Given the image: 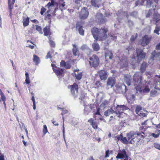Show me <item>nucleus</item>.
Instances as JSON below:
<instances>
[{"instance_id": "f257e3e1", "label": "nucleus", "mask_w": 160, "mask_h": 160, "mask_svg": "<svg viewBox=\"0 0 160 160\" xmlns=\"http://www.w3.org/2000/svg\"><path fill=\"white\" fill-rule=\"evenodd\" d=\"M143 75L140 72L135 73L133 76V83L137 91H142L141 86L142 82Z\"/></svg>"}, {"instance_id": "f03ea898", "label": "nucleus", "mask_w": 160, "mask_h": 160, "mask_svg": "<svg viewBox=\"0 0 160 160\" xmlns=\"http://www.w3.org/2000/svg\"><path fill=\"white\" fill-rule=\"evenodd\" d=\"M89 63L91 68H97L99 65L100 60L98 56L96 54H93L89 58Z\"/></svg>"}, {"instance_id": "7ed1b4c3", "label": "nucleus", "mask_w": 160, "mask_h": 160, "mask_svg": "<svg viewBox=\"0 0 160 160\" xmlns=\"http://www.w3.org/2000/svg\"><path fill=\"white\" fill-rule=\"evenodd\" d=\"M138 135L137 132L131 131L127 133V138L128 140H130L129 143L134 144L135 142H139Z\"/></svg>"}, {"instance_id": "20e7f679", "label": "nucleus", "mask_w": 160, "mask_h": 160, "mask_svg": "<svg viewBox=\"0 0 160 160\" xmlns=\"http://www.w3.org/2000/svg\"><path fill=\"white\" fill-rule=\"evenodd\" d=\"M108 31V28L106 27H103L99 30V34L101 37H99V41H103L107 38V33Z\"/></svg>"}, {"instance_id": "39448f33", "label": "nucleus", "mask_w": 160, "mask_h": 160, "mask_svg": "<svg viewBox=\"0 0 160 160\" xmlns=\"http://www.w3.org/2000/svg\"><path fill=\"white\" fill-rule=\"evenodd\" d=\"M79 13L80 19L82 20H84L87 19L89 14L88 8L85 7L82 8Z\"/></svg>"}, {"instance_id": "423d86ee", "label": "nucleus", "mask_w": 160, "mask_h": 160, "mask_svg": "<svg viewBox=\"0 0 160 160\" xmlns=\"http://www.w3.org/2000/svg\"><path fill=\"white\" fill-rule=\"evenodd\" d=\"M68 88L70 89L72 95L74 97H76L78 92V84L76 83H74L72 85H69Z\"/></svg>"}, {"instance_id": "0eeeda50", "label": "nucleus", "mask_w": 160, "mask_h": 160, "mask_svg": "<svg viewBox=\"0 0 160 160\" xmlns=\"http://www.w3.org/2000/svg\"><path fill=\"white\" fill-rule=\"evenodd\" d=\"M136 52L137 57L138 60H142L145 58L146 53L143 51L142 49L141 48H137L136 50Z\"/></svg>"}, {"instance_id": "6e6552de", "label": "nucleus", "mask_w": 160, "mask_h": 160, "mask_svg": "<svg viewBox=\"0 0 160 160\" xmlns=\"http://www.w3.org/2000/svg\"><path fill=\"white\" fill-rule=\"evenodd\" d=\"M151 37L149 36L148 35H144L142 39L141 42L142 45L144 47L148 45L151 41Z\"/></svg>"}, {"instance_id": "1a4fd4ad", "label": "nucleus", "mask_w": 160, "mask_h": 160, "mask_svg": "<svg viewBox=\"0 0 160 160\" xmlns=\"http://www.w3.org/2000/svg\"><path fill=\"white\" fill-rule=\"evenodd\" d=\"M98 73L101 80H105L108 77V74L107 70H101L98 71Z\"/></svg>"}, {"instance_id": "9d476101", "label": "nucleus", "mask_w": 160, "mask_h": 160, "mask_svg": "<svg viewBox=\"0 0 160 160\" xmlns=\"http://www.w3.org/2000/svg\"><path fill=\"white\" fill-rule=\"evenodd\" d=\"M126 106L124 105H118L116 107V110L114 112L118 115L119 117H120V115L123 113V112L126 110Z\"/></svg>"}, {"instance_id": "9b49d317", "label": "nucleus", "mask_w": 160, "mask_h": 160, "mask_svg": "<svg viewBox=\"0 0 160 160\" xmlns=\"http://www.w3.org/2000/svg\"><path fill=\"white\" fill-rule=\"evenodd\" d=\"M92 34L94 38L97 41L99 40V37H101L99 34V30L96 28H93L91 30Z\"/></svg>"}, {"instance_id": "f8f14e48", "label": "nucleus", "mask_w": 160, "mask_h": 160, "mask_svg": "<svg viewBox=\"0 0 160 160\" xmlns=\"http://www.w3.org/2000/svg\"><path fill=\"white\" fill-rule=\"evenodd\" d=\"M116 79L114 77H109L107 81V85L112 88L116 83Z\"/></svg>"}, {"instance_id": "ddd939ff", "label": "nucleus", "mask_w": 160, "mask_h": 160, "mask_svg": "<svg viewBox=\"0 0 160 160\" xmlns=\"http://www.w3.org/2000/svg\"><path fill=\"white\" fill-rule=\"evenodd\" d=\"M50 27V25H48L46 26L43 28V32H44V36H50L52 34V33L51 32Z\"/></svg>"}, {"instance_id": "4468645a", "label": "nucleus", "mask_w": 160, "mask_h": 160, "mask_svg": "<svg viewBox=\"0 0 160 160\" xmlns=\"http://www.w3.org/2000/svg\"><path fill=\"white\" fill-rule=\"evenodd\" d=\"M105 57L107 61L111 60L113 58V54L111 51L107 50L105 52Z\"/></svg>"}, {"instance_id": "2eb2a0df", "label": "nucleus", "mask_w": 160, "mask_h": 160, "mask_svg": "<svg viewBox=\"0 0 160 160\" xmlns=\"http://www.w3.org/2000/svg\"><path fill=\"white\" fill-rule=\"evenodd\" d=\"M60 65L61 67H64L66 69H69L71 67V64L68 62H66L63 60H61Z\"/></svg>"}, {"instance_id": "dca6fc26", "label": "nucleus", "mask_w": 160, "mask_h": 160, "mask_svg": "<svg viewBox=\"0 0 160 160\" xmlns=\"http://www.w3.org/2000/svg\"><path fill=\"white\" fill-rule=\"evenodd\" d=\"M15 0H12V2L11 1L8 2V8L9 10L10 16L11 17L12 13V10L13 8V5L15 3Z\"/></svg>"}, {"instance_id": "f3484780", "label": "nucleus", "mask_w": 160, "mask_h": 160, "mask_svg": "<svg viewBox=\"0 0 160 160\" xmlns=\"http://www.w3.org/2000/svg\"><path fill=\"white\" fill-rule=\"evenodd\" d=\"M88 122L90 123L91 126L94 129H97L98 128V123L95 122L92 118H91L88 120Z\"/></svg>"}, {"instance_id": "a211bd4d", "label": "nucleus", "mask_w": 160, "mask_h": 160, "mask_svg": "<svg viewBox=\"0 0 160 160\" xmlns=\"http://www.w3.org/2000/svg\"><path fill=\"white\" fill-rule=\"evenodd\" d=\"M53 70L57 76H62V75L64 74L63 69L59 68H58L57 69H55L53 68Z\"/></svg>"}, {"instance_id": "6ab92c4d", "label": "nucleus", "mask_w": 160, "mask_h": 160, "mask_svg": "<svg viewBox=\"0 0 160 160\" xmlns=\"http://www.w3.org/2000/svg\"><path fill=\"white\" fill-rule=\"evenodd\" d=\"M72 46L73 47L72 49V52L73 55L78 56L79 55L80 53L78 48L75 44H72Z\"/></svg>"}, {"instance_id": "aec40b11", "label": "nucleus", "mask_w": 160, "mask_h": 160, "mask_svg": "<svg viewBox=\"0 0 160 160\" xmlns=\"http://www.w3.org/2000/svg\"><path fill=\"white\" fill-rule=\"evenodd\" d=\"M79 70L78 69H76L74 70L76 78L78 80H80L82 76V72H79Z\"/></svg>"}, {"instance_id": "412c9836", "label": "nucleus", "mask_w": 160, "mask_h": 160, "mask_svg": "<svg viewBox=\"0 0 160 160\" xmlns=\"http://www.w3.org/2000/svg\"><path fill=\"white\" fill-rule=\"evenodd\" d=\"M101 1L100 0H91L92 5L95 7L99 8L101 5Z\"/></svg>"}, {"instance_id": "4be33fe9", "label": "nucleus", "mask_w": 160, "mask_h": 160, "mask_svg": "<svg viewBox=\"0 0 160 160\" xmlns=\"http://www.w3.org/2000/svg\"><path fill=\"white\" fill-rule=\"evenodd\" d=\"M153 19L154 21H155L156 24L160 20V14L158 13H154L153 16Z\"/></svg>"}, {"instance_id": "5701e85b", "label": "nucleus", "mask_w": 160, "mask_h": 160, "mask_svg": "<svg viewBox=\"0 0 160 160\" xmlns=\"http://www.w3.org/2000/svg\"><path fill=\"white\" fill-rule=\"evenodd\" d=\"M78 27V31L80 34L82 36L84 35V30L82 28L83 27L80 26V25L78 22L76 24V28Z\"/></svg>"}, {"instance_id": "b1692460", "label": "nucleus", "mask_w": 160, "mask_h": 160, "mask_svg": "<svg viewBox=\"0 0 160 160\" xmlns=\"http://www.w3.org/2000/svg\"><path fill=\"white\" fill-rule=\"evenodd\" d=\"M23 25L24 27L28 26L29 23V18L28 17L24 18L22 21Z\"/></svg>"}, {"instance_id": "393cba45", "label": "nucleus", "mask_w": 160, "mask_h": 160, "mask_svg": "<svg viewBox=\"0 0 160 160\" xmlns=\"http://www.w3.org/2000/svg\"><path fill=\"white\" fill-rule=\"evenodd\" d=\"M147 65V63L145 62H143L141 64L140 67V71L142 73H143L146 70Z\"/></svg>"}, {"instance_id": "a878e982", "label": "nucleus", "mask_w": 160, "mask_h": 160, "mask_svg": "<svg viewBox=\"0 0 160 160\" xmlns=\"http://www.w3.org/2000/svg\"><path fill=\"white\" fill-rule=\"evenodd\" d=\"M92 47L93 50L95 51H98L100 49L99 45L97 43H93L92 45Z\"/></svg>"}, {"instance_id": "bb28decb", "label": "nucleus", "mask_w": 160, "mask_h": 160, "mask_svg": "<svg viewBox=\"0 0 160 160\" xmlns=\"http://www.w3.org/2000/svg\"><path fill=\"white\" fill-rule=\"evenodd\" d=\"M33 60L36 65L38 64L40 62L39 58L36 55H33Z\"/></svg>"}, {"instance_id": "cd10ccee", "label": "nucleus", "mask_w": 160, "mask_h": 160, "mask_svg": "<svg viewBox=\"0 0 160 160\" xmlns=\"http://www.w3.org/2000/svg\"><path fill=\"white\" fill-rule=\"evenodd\" d=\"M159 55V53L155 51L152 52L151 53V58L152 60H154V58L158 57Z\"/></svg>"}, {"instance_id": "c85d7f7f", "label": "nucleus", "mask_w": 160, "mask_h": 160, "mask_svg": "<svg viewBox=\"0 0 160 160\" xmlns=\"http://www.w3.org/2000/svg\"><path fill=\"white\" fill-rule=\"evenodd\" d=\"M114 112V111L112 110V109H108L105 111L104 112V115L106 116H109L111 113H112Z\"/></svg>"}, {"instance_id": "c756f323", "label": "nucleus", "mask_w": 160, "mask_h": 160, "mask_svg": "<svg viewBox=\"0 0 160 160\" xmlns=\"http://www.w3.org/2000/svg\"><path fill=\"white\" fill-rule=\"evenodd\" d=\"M144 134V133L143 132H137V134H138V138L139 139V142L140 141L141 139H143L145 138V136L142 135V134Z\"/></svg>"}, {"instance_id": "7c9ffc66", "label": "nucleus", "mask_w": 160, "mask_h": 160, "mask_svg": "<svg viewBox=\"0 0 160 160\" xmlns=\"http://www.w3.org/2000/svg\"><path fill=\"white\" fill-rule=\"evenodd\" d=\"M142 107L140 105H137L135 109V112L137 114L141 112L140 111L142 110Z\"/></svg>"}, {"instance_id": "2f4dec72", "label": "nucleus", "mask_w": 160, "mask_h": 160, "mask_svg": "<svg viewBox=\"0 0 160 160\" xmlns=\"http://www.w3.org/2000/svg\"><path fill=\"white\" fill-rule=\"evenodd\" d=\"M25 82L27 84H29L30 83V81L29 79V74L28 72H26L25 73Z\"/></svg>"}, {"instance_id": "473e14b6", "label": "nucleus", "mask_w": 160, "mask_h": 160, "mask_svg": "<svg viewBox=\"0 0 160 160\" xmlns=\"http://www.w3.org/2000/svg\"><path fill=\"white\" fill-rule=\"evenodd\" d=\"M42 132L43 133L42 137L44 136L47 132H48L47 127L46 125H43L42 129Z\"/></svg>"}, {"instance_id": "72a5a7b5", "label": "nucleus", "mask_w": 160, "mask_h": 160, "mask_svg": "<svg viewBox=\"0 0 160 160\" xmlns=\"http://www.w3.org/2000/svg\"><path fill=\"white\" fill-rule=\"evenodd\" d=\"M156 24L157 25L155 27V29L154 30L153 32L154 33H155L159 35V32L160 31V26H158L157 24Z\"/></svg>"}, {"instance_id": "f704fd0d", "label": "nucleus", "mask_w": 160, "mask_h": 160, "mask_svg": "<svg viewBox=\"0 0 160 160\" xmlns=\"http://www.w3.org/2000/svg\"><path fill=\"white\" fill-rule=\"evenodd\" d=\"M35 26L36 30L40 33L42 34V32L41 27L37 25H35Z\"/></svg>"}, {"instance_id": "c9c22d12", "label": "nucleus", "mask_w": 160, "mask_h": 160, "mask_svg": "<svg viewBox=\"0 0 160 160\" xmlns=\"http://www.w3.org/2000/svg\"><path fill=\"white\" fill-rule=\"evenodd\" d=\"M0 94L1 98L2 101H5L6 99V98L4 94L2 92L1 90H0Z\"/></svg>"}, {"instance_id": "e433bc0d", "label": "nucleus", "mask_w": 160, "mask_h": 160, "mask_svg": "<svg viewBox=\"0 0 160 160\" xmlns=\"http://www.w3.org/2000/svg\"><path fill=\"white\" fill-rule=\"evenodd\" d=\"M157 95V92L156 90H152L150 92V95L151 97H155Z\"/></svg>"}, {"instance_id": "4c0bfd02", "label": "nucleus", "mask_w": 160, "mask_h": 160, "mask_svg": "<svg viewBox=\"0 0 160 160\" xmlns=\"http://www.w3.org/2000/svg\"><path fill=\"white\" fill-rule=\"evenodd\" d=\"M121 140L122 142L124 144H128L129 143V140H128V139H127L126 137H122L121 138Z\"/></svg>"}, {"instance_id": "58836bf2", "label": "nucleus", "mask_w": 160, "mask_h": 160, "mask_svg": "<svg viewBox=\"0 0 160 160\" xmlns=\"http://www.w3.org/2000/svg\"><path fill=\"white\" fill-rule=\"evenodd\" d=\"M150 91V89L148 86H146L144 89L142 90V92H148Z\"/></svg>"}, {"instance_id": "ea45409f", "label": "nucleus", "mask_w": 160, "mask_h": 160, "mask_svg": "<svg viewBox=\"0 0 160 160\" xmlns=\"http://www.w3.org/2000/svg\"><path fill=\"white\" fill-rule=\"evenodd\" d=\"M49 43L50 46L52 48H55V44L54 41L52 40L50 38L49 39Z\"/></svg>"}, {"instance_id": "a19ab883", "label": "nucleus", "mask_w": 160, "mask_h": 160, "mask_svg": "<svg viewBox=\"0 0 160 160\" xmlns=\"http://www.w3.org/2000/svg\"><path fill=\"white\" fill-rule=\"evenodd\" d=\"M102 15L101 18L98 19V22H99L100 24H102L104 23L105 22V19L103 17Z\"/></svg>"}, {"instance_id": "79ce46f5", "label": "nucleus", "mask_w": 160, "mask_h": 160, "mask_svg": "<svg viewBox=\"0 0 160 160\" xmlns=\"http://www.w3.org/2000/svg\"><path fill=\"white\" fill-rule=\"evenodd\" d=\"M65 6V2H64L60 4L59 5V8L61 11H62L65 9L64 7Z\"/></svg>"}, {"instance_id": "37998d69", "label": "nucleus", "mask_w": 160, "mask_h": 160, "mask_svg": "<svg viewBox=\"0 0 160 160\" xmlns=\"http://www.w3.org/2000/svg\"><path fill=\"white\" fill-rule=\"evenodd\" d=\"M153 3V0H147L146 5L148 7L151 6V5Z\"/></svg>"}, {"instance_id": "c03bdc74", "label": "nucleus", "mask_w": 160, "mask_h": 160, "mask_svg": "<svg viewBox=\"0 0 160 160\" xmlns=\"http://www.w3.org/2000/svg\"><path fill=\"white\" fill-rule=\"evenodd\" d=\"M137 34L136 33V35H132L131 38H130V41L131 42H134L135 40L137 38Z\"/></svg>"}, {"instance_id": "a18cd8bd", "label": "nucleus", "mask_w": 160, "mask_h": 160, "mask_svg": "<svg viewBox=\"0 0 160 160\" xmlns=\"http://www.w3.org/2000/svg\"><path fill=\"white\" fill-rule=\"evenodd\" d=\"M101 84L100 83V82L99 81H97L95 83V88H98L100 86H101Z\"/></svg>"}, {"instance_id": "49530a36", "label": "nucleus", "mask_w": 160, "mask_h": 160, "mask_svg": "<svg viewBox=\"0 0 160 160\" xmlns=\"http://www.w3.org/2000/svg\"><path fill=\"white\" fill-rule=\"evenodd\" d=\"M54 1L53 0H51V2H49L47 4V6L48 7H49L51 6H53L54 5Z\"/></svg>"}, {"instance_id": "de8ad7c7", "label": "nucleus", "mask_w": 160, "mask_h": 160, "mask_svg": "<svg viewBox=\"0 0 160 160\" xmlns=\"http://www.w3.org/2000/svg\"><path fill=\"white\" fill-rule=\"evenodd\" d=\"M139 116L143 117H146L147 114L144 113L140 112L139 113V114H138Z\"/></svg>"}, {"instance_id": "09e8293b", "label": "nucleus", "mask_w": 160, "mask_h": 160, "mask_svg": "<svg viewBox=\"0 0 160 160\" xmlns=\"http://www.w3.org/2000/svg\"><path fill=\"white\" fill-rule=\"evenodd\" d=\"M154 146L155 148L160 150V144L158 143H155Z\"/></svg>"}, {"instance_id": "8fccbe9b", "label": "nucleus", "mask_w": 160, "mask_h": 160, "mask_svg": "<svg viewBox=\"0 0 160 160\" xmlns=\"http://www.w3.org/2000/svg\"><path fill=\"white\" fill-rule=\"evenodd\" d=\"M52 58V56H51V55L50 53V52H49L47 53V54L46 56V58L47 59L48 58H50L51 59Z\"/></svg>"}, {"instance_id": "3c124183", "label": "nucleus", "mask_w": 160, "mask_h": 160, "mask_svg": "<svg viewBox=\"0 0 160 160\" xmlns=\"http://www.w3.org/2000/svg\"><path fill=\"white\" fill-rule=\"evenodd\" d=\"M128 63L127 61H126L123 63L122 65V67L123 68H126L128 67Z\"/></svg>"}, {"instance_id": "603ef678", "label": "nucleus", "mask_w": 160, "mask_h": 160, "mask_svg": "<svg viewBox=\"0 0 160 160\" xmlns=\"http://www.w3.org/2000/svg\"><path fill=\"white\" fill-rule=\"evenodd\" d=\"M151 136L155 138H157L159 137V134H155L154 133H151Z\"/></svg>"}, {"instance_id": "864d4df0", "label": "nucleus", "mask_w": 160, "mask_h": 160, "mask_svg": "<svg viewBox=\"0 0 160 160\" xmlns=\"http://www.w3.org/2000/svg\"><path fill=\"white\" fill-rule=\"evenodd\" d=\"M152 12L150 10L148 11L147 13L146 14V17L148 18L150 17V16L152 14Z\"/></svg>"}, {"instance_id": "5fc2aeb1", "label": "nucleus", "mask_w": 160, "mask_h": 160, "mask_svg": "<svg viewBox=\"0 0 160 160\" xmlns=\"http://www.w3.org/2000/svg\"><path fill=\"white\" fill-rule=\"evenodd\" d=\"M109 156V151L108 150H107L105 152V158L108 157Z\"/></svg>"}, {"instance_id": "6e6d98bb", "label": "nucleus", "mask_w": 160, "mask_h": 160, "mask_svg": "<svg viewBox=\"0 0 160 160\" xmlns=\"http://www.w3.org/2000/svg\"><path fill=\"white\" fill-rule=\"evenodd\" d=\"M46 10V9L44 8H42L40 11V13L42 15L43 14V13L45 12Z\"/></svg>"}, {"instance_id": "4d7b16f0", "label": "nucleus", "mask_w": 160, "mask_h": 160, "mask_svg": "<svg viewBox=\"0 0 160 160\" xmlns=\"http://www.w3.org/2000/svg\"><path fill=\"white\" fill-rule=\"evenodd\" d=\"M51 15L49 14H48L46 16L45 19L51 20Z\"/></svg>"}, {"instance_id": "13d9d810", "label": "nucleus", "mask_w": 160, "mask_h": 160, "mask_svg": "<svg viewBox=\"0 0 160 160\" xmlns=\"http://www.w3.org/2000/svg\"><path fill=\"white\" fill-rule=\"evenodd\" d=\"M156 49L157 50H160V42L159 43L156 45Z\"/></svg>"}, {"instance_id": "bf43d9fd", "label": "nucleus", "mask_w": 160, "mask_h": 160, "mask_svg": "<svg viewBox=\"0 0 160 160\" xmlns=\"http://www.w3.org/2000/svg\"><path fill=\"white\" fill-rule=\"evenodd\" d=\"M100 109L99 108H98L97 110V112L95 113V114L96 115H101L100 112Z\"/></svg>"}, {"instance_id": "052dcab7", "label": "nucleus", "mask_w": 160, "mask_h": 160, "mask_svg": "<svg viewBox=\"0 0 160 160\" xmlns=\"http://www.w3.org/2000/svg\"><path fill=\"white\" fill-rule=\"evenodd\" d=\"M31 94L32 95V97L31 98V100L33 101V100H35V97H34V94L32 92L31 93Z\"/></svg>"}, {"instance_id": "680f3d73", "label": "nucleus", "mask_w": 160, "mask_h": 160, "mask_svg": "<svg viewBox=\"0 0 160 160\" xmlns=\"http://www.w3.org/2000/svg\"><path fill=\"white\" fill-rule=\"evenodd\" d=\"M33 109L34 110L36 109V102L35 100H33Z\"/></svg>"}, {"instance_id": "e2e57ef3", "label": "nucleus", "mask_w": 160, "mask_h": 160, "mask_svg": "<svg viewBox=\"0 0 160 160\" xmlns=\"http://www.w3.org/2000/svg\"><path fill=\"white\" fill-rule=\"evenodd\" d=\"M121 137H122V134H121V135H118L116 137V138H117V139L118 140H119L121 138Z\"/></svg>"}, {"instance_id": "0e129e2a", "label": "nucleus", "mask_w": 160, "mask_h": 160, "mask_svg": "<svg viewBox=\"0 0 160 160\" xmlns=\"http://www.w3.org/2000/svg\"><path fill=\"white\" fill-rule=\"evenodd\" d=\"M52 123L54 125L56 126H58V124L57 122H56L55 121H52Z\"/></svg>"}, {"instance_id": "69168bd1", "label": "nucleus", "mask_w": 160, "mask_h": 160, "mask_svg": "<svg viewBox=\"0 0 160 160\" xmlns=\"http://www.w3.org/2000/svg\"><path fill=\"white\" fill-rule=\"evenodd\" d=\"M126 84L128 86H129L131 84L130 80L129 79L126 82Z\"/></svg>"}, {"instance_id": "338daca9", "label": "nucleus", "mask_w": 160, "mask_h": 160, "mask_svg": "<svg viewBox=\"0 0 160 160\" xmlns=\"http://www.w3.org/2000/svg\"><path fill=\"white\" fill-rule=\"evenodd\" d=\"M31 21L33 23H38V21L37 19H33L31 20Z\"/></svg>"}, {"instance_id": "774afa93", "label": "nucleus", "mask_w": 160, "mask_h": 160, "mask_svg": "<svg viewBox=\"0 0 160 160\" xmlns=\"http://www.w3.org/2000/svg\"><path fill=\"white\" fill-rule=\"evenodd\" d=\"M0 160H5L3 155H2L0 156Z\"/></svg>"}]
</instances>
